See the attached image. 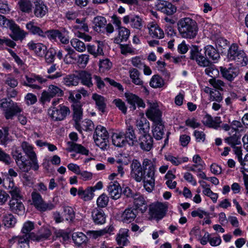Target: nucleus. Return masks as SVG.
<instances>
[{
    "instance_id": "nucleus-1",
    "label": "nucleus",
    "mask_w": 248,
    "mask_h": 248,
    "mask_svg": "<svg viewBox=\"0 0 248 248\" xmlns=\"http://www.w3.org/2000/svg\"><path fill=\"white\" fill-rule=\"evenodd\" d=\"M130 176L136 182L143 183V186L148 192H151L155 186L156 166L150 159L145 158L142 164L137 159H133L130 165Z\"/></svg>"
},
{
    "instance_id": "nucleus-2",
    "label": "nucleus",
    "mask_w": 248,
    "mask_h": 248,
    "mask_svg": "<svg viewBox=\"0 0 248 248\" xmlns=\"http://www.w3.org/2000/svg\"><path fill=\"white\" fill-rule=\"evenodd\" d=\"M178 30L181 36L186 39H193L197 35L198 24L196 21L190 17H184L177 23Z\"/></svg>"
},
{
    "instance_id": "nucleus-3",
    "label": "nucleus",
    "mask_w": 248,
    "mask_h": 248,
    "mask_svg": "<svg viewBox=\"0 0 248 248\" xmlns=\"http://www.w3.org/2000/svg\"><path fill=\"white\" fill-rule=\"evenodd\" d=\"M0 108L3 111L6 120H12L15 116L22 111V109L16 103L9 98H3L0 100Z\"/></svg>"
},
{
    "instance_id": "nucleus-4",
    "label": "nucleus",
    "mask_w": 248,
    "mask_h": 248,
    "mask_svg": "<svg viewBox=\"0 0 248 248\" xmlns=\"http://www.w3.org/2000/svg\"><path fill=\"white\" fill-rule=\"evenodd\" d=\"M0 26L9 28L13 34L10 36L15 41L21 40L25 38L26 33L13 20L7 19L4 16L0 15Z\"/></svg>"
},
{
    "instance_id": "nucleus-5",
    "label": "nucleus",
    "mask_w": 248,
    "mask_h": 248,
    "mask_svg": "<svg viewBox=\"0 0 248 248\" xmlns=\"http://www.w3.org/2000/svg\"><path fill=\"white\" fill-rule=\"evenodd\" d=\"M108 133L106 128L101 125L95 128L93 138L95 144L101 149H106L108 142Z\"/></svg>"
},
{
    "instance_id": "nucleus-6",
    "label": "nucleus",
    "mask_w": 248,
    "mask_h": 248,
    "mask_svg": "<svg viewBox=\"0 0 248 248\" xmlns=\"http://www.w3.org/2000/svg\"><path fill=\"white\" fill-rule=\"evenodd\" d=\"M47 112L53 121H61L66 118L70 111L68 107L63 104H60L57 107H50Z\"/></svg>"
},
{
    "instance_id": "nucleus-7",
    "label": "nucleus",
    "mask_w": 248,
    "mask_h": 248,
    "mask_svg": "<svg viewBox=\"0 0 248 248\" xmlns=\"http://www.w3.org/2000/svg\"><path fill=\"white\" fill-rule=\"evenodd\" d=\"M63 95L64 92L61 88L51 84L48 86L47 90L44 91L42 93L40 101L42 104H45L49 102L54 97H62Z\"/></svg>"
},
{
    "instance_id": "nucleus-8",
    "label": "nucleus",
    "mask_w": 248,
    "mask_h": 248,
    "mask_svg": "<svg viewBox=\"0 0 248 248\" xmlns=\"http://www.w3.org/2000/svg\"><path fill=\"white\" fill-rule=\"evenodd\" d=\"M31 196L32 204L38 211L45 212L54 208V204L51 202H45L42 196L39 193L33 192Z\"/></svg>"
},
{
    "instance_id": "nucleus-9",
    "label": "nucleus",
    "mask_w": 248,
    "mask_h": 248,
    "mask_svg": "<svg viewBox=\"0 0 248 248\" xmlns=\"http://www.w3.org/2000/svg\"><path fill=\"white\" fill-rule=\"evenodd\" d=\"M21 147L24 152L29 157L31 160L30 164L32 169L34 170H37L39 169V165L37 159V156L33 151V147L26 141H23L21 143Z\"/></svg>"
},
{
    "instance_id": "nucleus-10",
    "label": "nucleus",
    "mask_w": 248,
    "mask_h": 248,
    "mask_svg": "<svg viewBox=\"0 0 248 248\" xmlns=\"http://www.w3.org/2000/svg\"><path fill=\"white\" fill-rule=\"evenodd\" d=\"M190 54V59L195 61L199 66L205 67L211 65V62L199 51L197 46H194Z\"/></svg>"
},
{
    "instance_id": "nucleus-11",
    "label": "nucleus",
    "mask_w": 248,
    "mask_h": 248,
    "mask_svg": "<svg viewBox=\"0 0 248 248\" xmlns=\"http://www.w3.org/2000/svg\"><path fill=\"white\" fill-rule=\"evenodd\" d=\"M149 108L146 112L147 118L154 123L161 121V112L158 108L157 103L154 102H148Z\"/></svg>"
},
{
    "instance_id": "nucleus-12",
    "label": "nucleus",
    "mask_w": 248,
    "mask_h": 248,
    "mask_svg": "<svg viewBox=\"0 0 248 248\" xmlns=\"http://www.w3.org/2000/svg\"><path fill=\"white\" fill-rule=\"evenodd\" d=\"M155 6L157 11L168 16L172 15L176 11V7L166 0H157Z\"/></svg>"
},
{
    "instance_id": "nucleus-13",
    "label": "nucleus",
    "mask_w": 248,
    "mask_h": 248,
    "mask_svg": "<svg viewBox=\"0 0 248 248\" xmlns=\"http://www.w3.org/2000/svg\"><path fill=\"white\" fill-rule=\"evenodd\" d=\"M123 21L125 24L130 23L132 28L138 30H140L143 27L142 19L138 15L130 14L125 16Z\"/></svg>"
},
{
    "instance_id": "nucleus-14",
    "label": "nucleus",
    "mask_w": 248,
    "mask_h": 248,
    "mask_svg": "<svg viewBox=\"0 0 248 248\" xmlns=\"http://www.w3.org/2000/svg\"><path fill=\"white\" fill-rule=\"evenodd\" d=\"M149 214L152 217L161 219L165 215V206L161 203L152 204L149 206Z\"/></svg>"
},
{
    "instance_id": "nucleus-15",
    "label": "nucleus",
    "mask_w": 248,
    "mask_h": 248,
    "mask_svg": "<svg viewBox=\"0 0 248 248\" xmlns=\"http://www.w3.org/2000/svg\"><path fill=\"white\" fill-rule=\"evenodd\" d=\"M220 71L222 76L229 81H232L239 74V69L230 65L229 67H220Z\"/></svg>"
},
{
    "instance_id": "nucleus-16",
    "label": "nucleus",
    "mask_w": 248,
    "mask_h": 248,
    "mask_svg": "<svg viewBox=\"0 0 248 248\" xmlns=\"http://www.w3.org/2000/svg\"><path fill=\"white\" fill-rule=\"evenodd\" d=\"M33 14L37 18H42L48 12L46 4L42 0H32Z\"/></svg>"
},
{
    "instance_id": "nucleus-17",
    "label": "nucleus",
    "mask_w": 248,
    "mask_h": 248,
    "mask_svg": "<svg viewBox=\"0 0 248 248\" xmlns=\"http://www.w3.org/2000/svg\"><path fill=\"white\" fill-rule=\"evenodd\" d=\"M13 157L19 169L22 171L27 172L31 170V165H29L27 164L25 157L23 156L21 153L17 150H16L13 153Z\"/></svg>"
},
{
    "instance_id": "nucleus-18",
    "label": "nucleus",
    "mask_w": 248,
    "mask_h": 248,
    "mask_svg": "<svg viewBox=\"0 0 248 248\" xmlns=\"http://www.w3.org/2000/svg\"><path fill=\"white\" fill-rule=\"evenodd\" d=\"M135 209L139 210L141 213H145L148 208V203L144 198L140 194H135L133 196Z\"/></svg>"
},
{
    "instance_id": "nucleus-19",
    "label": "nucleus",
    "mask_w": 248,
    "mask_h": 248,
    "mask_svg": "<svg viewBox=\"0 0 248 248\" xmlns=\"http://www.w3.org/2000/svg\"><path fill=\"white\" fill-rule=\"evenodd\" d=\"M125 138L123 130H116L111 136L113 144L118 147H123L126 145L127 142Z\"/></svg>"
},
{
    "instance_id": "nucleus-20",
    "label": "nucleus",
    "mask_w": 248,
    "mask_h": 248,
    "mask_svg": "<svg viewBox=\"0 0 248 248\" xmlns=\"http://www.w3.org/2000/svg\"><path fill=\"white\" fill-rule=\"evenodd\" d=\"M138 141L140 148L143 151H149L153 147V139L149 134L141 135Z\"/></svg>"
},
{
    "instance_id": "nucleus-21",
    "label": "nucleus",
    "mask_w": 248,
    "mask_h": 248,
    "mask_svg": "<svg viewBox=\"0 0 248 248\" xmlns=\"http://www.w3.org/2000/svg\"><path fill=\"white\" fill-rule=\"evenodd\" d=\"M108 192L109 197L114 200L119 199L122 195V189L117 181L110 182L108 186Z\"/></svg>"
},
{
    "instance_id": "nucleus-22",
    "label": "nucleus",
    "mask_w": 248,
    "mask_h": 248,
    "mask_svg": "<svg viewBox=\"0 0 248 248\" xmlns=\"http://www.w3.org/2000/svg\"><path fill=\"white\" fill-rule=\"evenodd\" d=\"M126 127L124 131L127 143L130 146L134 145L137 142V138L133 126L126 122Z\"/></svg>"
},
{
    "instance_id": "nucleus-23",
    "label": "nucleus",
    "mask_w": 248,
    "mask_h": 248,
    "mask_svg": "<svg viewBox=\"0 0 248 248\" xmlns=\"http://www.w3.org/2000/svg\"><path fill=\"white\" fill-rule=\"evenodd\" d=\"M6 181H8V184L5 187L9 190V192L12 196V199H21L22 196L20 189L19 187L15 186L13 180L8 177L6 178Z\"/></svg>"
},
{
    "instance_id": "nucleus-24",
    "label": "nucleus",
    "mask_w": 248,
    "mask_h": 248,
    "mask_svg": "<svg viewBox=\"0 0 248 248\" xmlns=\"http://www.w3.org/2000/svg\"><path fill=\"white\" fill-rule=\"evenodd\" d=\"M67 145L66 150L68 152H75L77 154L85 155H88L89 154V150L81 144H77L73 141H68Z\"/></svg>"
},
{
    "instance_id": "nucleus-25",
    "label": "nucleus",
    "mask_w": 248,
    "mask_h": 248,
    "mask_svg": "<svg viewBox=\"0 0 248 248\" xmlns=\"http://www.w3.org/2000/svg\"><path fill=\"white\" fill-rule=\"evenodd\" d=\"M147 28L149 30V34L153 38L161 39L164 37L163 31L155 22H152L148 23Z\"/></svg>"
},
{
    "instance_id": "nucleus-26",
    "label": "nucleus",
    "mask_w": 248,
    "mask_h": 248,
    "mask_svg": "<svg viewBox=\"0 0 248 248\" xmlns=\"http://www.w3.org/2000/svg\"><path fill=\"white\" fill-rule=\"evenodd\" d=\"M137 211L134 207L126 208L121 216V220L124 223H129L135 219L137 215Z\"/></svg>"
},
{
    "instance_id": "nucleus-27",
    "label": "nucleus",
    "mask_w": 248,
    "mask_h": 248,
    "mask_svg": "<svg viewBox=\"0 0 248 248\" xmlns=\"http://www.w3.org/2000/svg\"><path fill=\"white\" fill-rule=\"evenodd\" d=\"M27 46L30 50H33L37 56L40 57L44 56L47 50L46 46L44 44L39 43H35L32 41L30 42Z\"/></svg>"
},
{
    "instance_id": "nucleus-28",
    "label": "nucleus",
    "mask_w": 248,
    "mask_h": 248,
    "mask_svg": "<svg viewBox=\"0 0 248 248\" xmlns=\"http://www.w3.org/2000/svg\"><path fill=\"white\" fill-rule=\"evenodd\" d=\"M203 123L204 125L209 127L217 129L220 126L222 121L220 117L217 116L213 118L211 115L206 114L203 117Z\"/></svg>"
},
{
    "instance_id": "nucleus-29",
    "label": "nucleus",
    "mask_w": 248,
    "mask_h": 248,
    "mask_svg": "<svg viewBox=\"0 0 248 248\" xmlns=\"http://www.w3.org/2000/svg\"><path fill=\"white\" fill-rule=\"evenodd\" d=\"M92 217L96 224H103L106 222V216L104 211L100 208H95L93 210Z\"/></svg>"
},
{
    "instance_id": "nucleus-30",
    "label": "nucleus",
    "mask_w": 248,
    "mask_h": 248,
    "mask_svg": "<svg viewBox=\"0 0 248 248\" xmlns=\"http://www.w3.org/2000/svg\"><path fill=\"white\" fill-rule=\"evenodd\" d=\"M118 31L117 36L114 39V43L117 44H120L124 41H126L130 35V31L127 28L122 27L120 28H116Z\"/></svg>"
},
{
    "instance_id": "nucleus-31",
    "label": "nucleus",
    "mask_w": 248,
    "mask_h": 248,
    "mask_svg": "<svg viewBox=\"0 0 248 248\" xmlns=\"http://www.w3.org/2000/svg\"><path fill=\"white\" fill-rule=\"evenodd\" d=\"M29 238L30 235L28 234L15 236L9 240V242L11 244L16 243L20 248H29Z\"/></svg>"
},
{
    "instance_id": "nucleus-32",
    "label": "nucleus",
    "mask_w": 248,
    "mask_h": 248,
    "mask_svg": "<svg viewBox=\"0 0 248 248\" xmlns=\"http://www.w3.org/2000/svg\"><path fill=\"white\" fill-rule=\"evenodd\" d=\"M19 200L11 199L9 204L10 210L13 213L21 215L24 214L25 207L23 203Z\"/></svg>"
},
{
    "instance_id": "nucleus-33",
    "label": "nucleus",
    "mask_w": 248,
    "mask_h": 248,
    "mask_svg": "<svg viewBox=\"0 0 248 248\" xmlns=\"http://www.w3.org/2000/svg\"><path fill=\"white\" fill-rule=\"evenodd\" d=\"M77 77L78 78V81L80 80L82 85L89 88L93 86L92 75L89 72L85 70L81 71L78 73Z\"/></svg>"
},
{
    "instance_id": "nucleus-34",
    "label": "nucleus",
    "mask_w": 248,
    "mask_h": 248,
    "mask_svg": "<svg viewBox=\"0 0 248 248\" xmlns=\"http://www.w3.org/2000/svg\"><path fill=\"white\" fill-rule=\"evenodd\" d=\"M136 125L139 133L141 135L148 134L150 130V124L145 117L138 119L136 122Z\"/></svg>"
},
{
    "instance_id": "nucleus-35",
    "label": "nucleus",
    "mask_w": 248,
    "mask_h": 248,
    "mask_svg": "<svg viewBox=\"0 0 248 248\" xmlns=\"http://www.w3.org/2000/svg\"><path fill=\"white\" fill-rule=\"evenodd\" d=\"M73 119L75 122L77 126H79V123L82 119L83 110L79 102H75L73 105Z\"/></svg>"
},
{
    "instance_id": "nucleus-36",
    "label": "nucleus",
    "mask_w": 248,
    "mask_h": 248,
    "mask_svg": "<svg viewBox=\"0 0 248 248\" xmlns=\"http://www.w3.org/2000/svg\"><path fill=\"white\" fill-rule=\"evenodd\" d=\"M128 230L127 229L123 228L119 230L116 238V240L119 245L124 246L129 244V241L127 239L128 236Z\"/></svg>"
},
{
    "instance_id": "nucleus-37",
    "label": "nucleus",
    "mask_w": 248,
    "mask_h": 248,
    "mask_svg": "<svg viewBox=\"0 0 248 248\" xmlns=\"http://www.w3.org/2000/svg\"><path fill=\"white\" fill-rule=\"evenodd\" d=\"M92 98L94 101L97 109L102 112H104L107 107L106 99L97 93L93 94Z\"/></svg>"
},
{
    "instance_id": "nucleus-38",
    "label": "nucleus",
    "mask_w": 248,
    "mask_h": 248,
    "mask_svg": "<svg viewBox=\"0 0 248 248\" xmlns=\"http://www.w3.org/2000/svg\"><path fill=\"white\" fill-rule=\"evenodd\" d=\"M37 23L33 20L30 21L26 24V27L27 30L32 34L37 35L42 37H45V33L39 27L36 25Z\"/></svg>"
},
{
    "instance_id": "nucleus-39",
    "label": "nucleus",
    "mask_w": 248,
    "mask_h": 248,
    "mask_svg": "<svg viewBox=\"0 0 248 248\" xmlns=\"http://www.w3.org/2000/svg\"><path fill=\"white\" fill-rule=\"evenodd\" d=\"M154 123V125L153 126L152 129L153 135L156 140H160L162 138L163 135L164 134V126L162 121Z\"/></svg>"
},
{
    "instance_id": "nucleus-40",
    "label": "nucleus",
    "mask_w": 248,
    "mask_h": 248,
    "mask_svg": "<svg viewBox=\"0 0 248 248\" xmlns=\"http://www.w3.org/2000/svg\"><path fill=\"white\" fill-rule=\"evenodd\" d=\"M78 195L84 201H89L93 198L94 194L92 191V188L88 187L84 190L82 187H79L78 189Z\"/></svg>"
},
{
    "instance_id": "nucleus-41",
    "label": "nucleus",
    "mask_w": 248,
    "mask_h": 248,
    "mask_svg": "<svg viewBox=\"0 0 248 248\" xmlns=\"http://www.w3.org/2000/svg\"><path fill=\"white\" fill-rule=\"evenodd\" d=\"M206 56L213 61H217L220 59V55L217 50L211 45H207L204 48Z\"/></svg>"
},
{
    "instance_id": "nucleus-42",
    "label": "nucleus",
    "mask_w": 248,
    "mask_h": 248,
    "mask_svg": "<svg viewBox=\"0 0 248 248\" xmlns=\"http://www.w3.org/2000/svg\"><path fill=\"white\" fill-rule=\"evenodd\" d=\"M64 49L67 52V54L63 58L64 62L66 64L74 63L77 61L76 52L73 48L69 46H65Z\"/></svg>"
},
{
    "instance_id": "nucleus-43",
    "label": "nucleus",
    "mask_w": 248,
    "mask_h": 248,
    "mask_svg": "<svg viewBox=\"0 0 248 248\" xmlns=\"http://www.w3.org/2000/svg\"><path fill=\"white\" fill-rule=\"evenodd\" d=\"M93 29L97 32H100L102 29L105 27L107 23V20L105 17L102 16H97L95 17L93 20Z\"/></svg>"
},
{
    "instance_id": "nucleus-44",
    "label": "nucleus",
    "mask_w": 248,
    "mask_h": 248,
    "mask_svg": "<svg viewBox=\"0 0 248 248\" xmlns=\"http://www.w3.org/2000/svg\"><path fill=\"white\" fill-rule=\"evenodd\" d=\"M62 83L66 86H76L78 84V78L77 75L69 74L63 78Z\"/></svg>"
},
{
    "instance_id": "nucleus-45",
    "label": "nucleus",
    "mask_w": 248,
    "mask_h": 248,
    "mask_svg": "<svg viewBox=\"0 0 248 248\" xmlns=\"http://www.w3.org/2000/svg\"><path fill=\"white\" fill-rule=\"evenodd\" d=\"M88 52L94 57L104 55L103 48L99 43L96 46L89 45L87 46Z\"/></svg>"
},
{
    "instance_id": "nucleus-46",
    "label": "nucleus",
    "mask_w": 248,
    "mask_h": 248,
    "mask_svg": "<svg viewBox=\"0 0 248 248\" xmlns=\"http://www.w3.org/2000/svg\"><path fill=\"white\" fill-rule=\"evenodd\" d=\"M32 2L30 0H19L18 5L20 10L24 13H30L33 8Z\"/></svg>"
},
{
    "instance_id": "nucleus-47",
    "label": "nucleus",
    "mask_w": 248,
    "mask_h": 248,
    "mask_svg": "<svg viewBox=\"0 0 248 248\" xmlns=\"http://www.w3.org/2000/svg\"><path fill=\"white\" fill-rule=\"evenodd\" d=\"M165 84L164 79L159 75H154L150 81V85L154 88H162Z\"/></svg>"
},
{
    "instance_id": "nucleus-48",
    "label": "nucleus",
    "mask_w": 248,
    "mask_h": 248,
    "mask_svg": "<svg viewBox=\"0 0 248 248\" xmlns=\"http://www.w3.org/2000/svg\"><path fill=\"white\" fill-rule=\"evenodd\" d=\"M130 78L133 83L138 85H142L143 82L140 78V72L135 68L131 69L129 71Z\"/></svg>"
},
{
    "instance_id": "nucleus-49",
    "label": "nucleus",
    "mask_w": 248,
    "mask_h": 248,
    "mask_svg": "<svg viewBox=\"0 0 248 248\" xmlns=\"http://www.w3.org/2000/svg\"><path fill=\"white\" fill-rule=\"evenodd\" d=\"M2 222L5 227L12 228L16 224V219L12 214H6L3 217Z\"/></svg>"
},
{
    "instance_id": "nucleus-50",
    "label": "nucleus",
    "mask_w": 248,
    "mask_h": 248,
    "mask_svg": "<svg viewBox=\"0 0 248 248\" xmlns=\"http://www.w3.org/2000/svg\"><path fill=\"white\" fill-rule=\"evenodd\" d=\"M233 60L236 64L241 66H246L248 63V58L244 51H240L238 55H237Z\"/></svg>"
},
{
    "instance_id": "nucleus-51",
    "label": "nucleus",
    "mask_w": 248,
    "mask_h": 248,
    "mask_svg": "<svg viewBox=\"0 0 248 248\" xmlns=\"http://www.w3.org/2000/svg\"><path fill=\"white\" fill-rule=\"evenodd\" d=\"M70 43L72 47L79 52H84L86 49L85 44L77 38H73L71 39Z\"/></svg>"
},
{
    "instance_id": "nucleus-52",
    "label": "nucleus",
    "mask_w": 248,
    "mask_h": 248,
    "mask_svg": "<svg viewBox=\"0 0 248 248\" xmlns=\"http://www.w3.org/2000/svg\"><path fill=\"white\" fill-rule=\"evenodd\" d=\"M165 159L167 161L170 162L175 166H178L182 163L186 162L188 161V158L187 157H177L171 155H165Z\"/></svg>"
},
{
    "instance_id": "nucleus-53",
    "label": "nucleus",
    "mask_w": 248,
    "mask_h": 248,
    "mask_svg": "<svg viewBox=\"0 0 248 248\" xmlns=\"http://www.w3.org/2000/svg\"><path fill=\"white\" fill-rule=\"evenodd\" d=\"M9 127L4 126L0 129V143L2 145H6L8 141L9 140L8 136Z\"/></svg>"
},
{
    "instance_id": "nucleus-54",
    "label": "nucleus",
    "mask_w": 248,
    "mask_h": 248,
    "mask_svg": "<svg viewBox=\"0 0 248 248\" xmlns=\"http://www.w3.org/2000/svg\"><path fill=\"white\" fill-rule=\"evenodd\" d=\"M72 237L74 242L78 246L82 244L87 239L86 236L81 232H74Z\"/></svg>"
},
{
    "instance_id": "nucleus-55",
    "label": "nucleus",
    "mask_w": 248,
    "mask_h": 248,
    "mask_svg": "<svg viewBox=\"0 0 248 248\" xmlns=\"http://www.w3.org/2000/svg\"><path fill=\"white\" fill-rule=\"evenodd\" d=\"M4 83L11 88H15L18 85L17 80L11 74L5 75L4 77Z\"/></svg>"
},
{
    "instance_id": "nucleus-56",
    "label": "nucleus",
    "mask_w": 248,
    "mask_h": 248,
    "mask_svg": "<svg viewBox=\"0 0 248 248\" xmlns=\"http://www.w3.org/2000/svg\"><path fill=\"white\" fill-rule=\"evenodd\" d=\"M35 74H32L31 76H26V79L27 83L25 84L28 87H30L33 89H37L40 90L41 89V87L35 83L36 82V79L35 78Z\"/></svg>"
},
{
    "instance_id": "nucleus-57",
    "label": "nucleus",
    "mask_w": 248,
    "mask_h": 248,
    "mask_svg": "<svg viewBox=\"0 0 248 248\" xmlns=\"http://www.w3.org/2000/svg\"><path fill=\"white\" fill-rule=\"evenodd\" d=\"M240 51H243L239 49L238 46L235 44H232L231 46L229 47L228 52V58L232 60L234 59L237 55H238Z\"/></svg>"
},
{
    "instance_id": "nucleus-58",
    "label": "nucleus",
    "mask_w": 248,
    "mask_h": 248,
    "mask_svg": "<svg viewBox=\"0 0 248 248\" xmlns=\"http://www.w3.org/2000/svg\"><path fill=\"white\" fill-rule=\"evenodd\" d=\"M108 197L105 193L102 194L96 200L97 208H100L106 207L108 204Z\"/></svg>"
},
{
    "instance_id": "nucleus-59",
    "label": "nucleus",
    "mask_w": 248,
    "mask_h": 248,
    "mask_svg": "<svg viewBox=\"0 0 248 248\" xmlns=\"http://www.w3.org/2000/svg\"><path fill=\"white\" fill-rule=\"evenodd\" d=\"M125 96L128 103L131 105L130 108H132L133 110H135L136 108V104L138 101L139 97L132 93H125Z\"/></svg>"
},
{
    "instance_id": "nucleus-60",
    "label": "nucleus",
    "mask_w": 248,
    "mask_h": 248,
    "mask_svg": "<svg viewBox=\"0 0 248 248\" xmlns=\"http://www.w3.org/2000/svg\"><path fill=\"white\" fill-rule=\"evenodd\" d=\"M63 216L66 220L72 221L75 217V213L72 207L65 206L63 207Z\"/></svg>"
},
{
    "instance_id": "nucleus-61",
    "label": "nucleus",
    "mask_w": 248,
    "mask_h": 248,
    "mask_svg": "<svg viewBox=\"0 0 248 248\" xmlns=\"http://www.w3.org/2000/svg\"><path fill=\"white\" fill-rule=\"evenodd\" d=\"M224 141L232 147L236 146L237 145L241 144L240 138L235 135L225 138Z\"/></svg>"
},
{
    "instance_id": "nucleus-62",
    "label": "nucleus",
    "mask_w": 248,
    "mask_h": 248,
    "mask_svg": "<svg viewBox=\"0 0 248 248\" xmlns=\"http://www.w3.org/2000/svg\"><path fill=\"white\" fill-rule=\"evenodd\" d=\"M209 83L215 88L223 91L225 86V83L221 80L212 78L209 80Z\"/></svg>"
},
{
    "instance_id": "nucleus-63",
    "label": "nucleus",
    "mask_w": 248,
    "mask_h": 248,
    "mask_svg": "<svg viewBox=\"0 0 248 248\" xmlns=\"http://www.w3.org/2000/svg\"><path fill=\"white\" fill-rule=\"evenodd\" d=\"M56 54V51L52 48L46 50L44 55L46 62L48 63H52L54 61Z\"/></svg>"
},
{
    "instance_id": "nucleus-64",
    "label": "nucleus",
    "mask_w": 248,
    "mask_h": 248,
    "mask_svg": "<svg viewBox=\"0 0 248 248\" xmlns=\"http://www.w3.org/2000/svg\"><path fill=\"white\" fill-rule=\"evenodd\" d=\"M205 67H206L205 69V74L212 78H215L219 74L218 70L216 68L215 65L212 64V63L210 65Z\"/></svg>"
}]
</instances>
